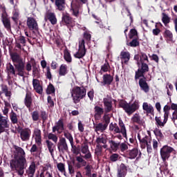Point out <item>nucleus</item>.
<instances>
[{
	"mask_svg": "<svg viewBox=\"0 0 177 177\" xmlns=\"http://www.w3.org/2000/svg\"><path fill=\"white\" fill-rule=\"evenodd\" d=\"M11 59L14 66L11 63L6 64L5 72L8 78L10 80L12 77H24L26 74V64L23 62V58L17 53L11 55Z\"/></svg>",
	"mask_w": 177,
	"mask_h": 177,
	"instance_id": "obj_1",
	"label": "nucleus"
},
{
	"mask_svg": "<svg viewBox=\"0 0 177 177\" xmlns=\"http://www.w3.org/2000/svg\"><path fill=\"white\" fill-rule=\"evenodd\" d=\"M17 152L14 158L10 161V167L12 171H16L19 176L24 175V169L27 168V160H26V152L20 147L15 146Z\"/></svg>",
	"mask_w": 177,
	"mask_h": 177,
	"instance_id": "obj_2",
	"label": "nucleus"
},
{
	"mask_svg": "<svg viewBox=\"0 0 177 177\" xmlns=\"http://www.w3.org/2000/svg\"><path fill=\"white\" fill-rule=\"evenodd\" d=\"M71 97L75 104H77L86 97V89L84 86H75L71 91Z\"/></svg>",
	"mask_w": 177,
	"mask_h": 177,
	"instance_id": "obj_3",
	"label": "nucleus"
},
{
	"mask_svg": "<svg viewBox=\"0 0 177 177\" xmlns=\"http://www.w3.org/2000/svg\"><path fill=\"white\" fill-rule=\"evenodd\" d=\"M119 107L123 109L127 114L131 115V114H133L136 110H139V102L134 101L133 104H130L127 102L125 100H120L119 101Z\"/></svg>",
	"mask_w": 177,
	"mask_h": 177,
	"instance_id": "obj_4",
	"label": "nucleus"
},
{
	"mask_svg": "<svg viewBox=\"0 0 177 177\" xmlns=\"http://www.w3.org/2000/svg\"><path fill=\"white\" fill-rule=\"evenodd\" d=\"M175 153V149L172 147H169L168 145H164L160 151V157L162 158V161L164 162L165 165V169L168 168V163L167 162V160H169V157H171V153Z\"/></svg>",
	"mask_w": 177,
	"mask_h": 177,
	"instance_id": "obj_5",
	"label": "nucleus"
},
{
	"mask_svg": "<svg viewBox=\"0 0 177 177\" xmlns=\"http://www.w3.org/2000/svg\"><path fill=\"white\" fill-rule=\"evenodd\" d=\"M1 21L7 31H10L12 30V25L10 24V19H9L8 12H6V8L5 6H1Z\"/></svg>",
	"mask_w": 177,
	"mask_h": 177,
	"instance_id": "obj_6",
	"label": "nucleus"
},
{
	"mask_svg": "<svg viewBox=\"0 0 177 177\" xmlns=\"http://www.w3.org/2000/svg\"><path fill=\"white\" fill-rule=\"evenodd\" d=\"M149 65L146 63L141 64V66L135 73V81H138L139 78L145 77L146 73H149Z\"/></svg>",
	"mask_w": 177,
	"mask_h": 177,
	"instance_id": "obj_7",
	"label": "nucleus"
},
{
	"mask_svg": "<svg viewBox=\"0 0 177 177\" xmlns=\"http://www.w3.org/2000/svg\"><path fill=\"white\" fill-rule=\"evenodd\" d=\"M86 55V48H85V39H82L79 42L78 51L74 54V57L76 59H82Z\"/></svg>",
	"mask_w": 177,
	"mask_h": 177,
	"instance_id": "obj_8",
	"label": "nucleus"
},
{
	"mask_svg": "<svg viewBox=\"0 0 177 177\" xmlns=\"http://www.w3.org/2000/svg\"><path fill=\"white\" fill-rule=\"evenodd\" d=\"M102 102L104 106L105 114H109L113 110V98L109 95H106V97L103 98Z\"/></svg>",
	"mask_w": 177,
	"mask_h": 177,
	"instance_id": "obj_9",
	"label": "nucleus"
},
{
	"mask_svg": "<svg viewBox=\"0 0 177 177\" xmlns=\"http://www.w3.org/2000/svg\"><path fill=\"white\" fill-rule=\"evenodd\" d=\"M62 22L64 26H66L71 31V28L75 26L73 17H70V15L66 14L62 16Z\"/></svg>",
	"mask_w": 177,
	"mask_h": 177,
	"instance_id": "obj_10",
	"label": "nucleus"
},
{
	"mask_svg": "<svg viewBox=\"0 0 177 177\" xmlns=\"http://www.w3.org/2000/svg\"><path fill=\"white\" fill-rule=\"evenodd\" d=\"M45 21H50L53 26L57 24V18H56V14L50 10H48L44 15Z\"/></svg>",
	"mask_w": 177,
	"mask_h": 177,
	"instance_id": "obj_11",
	"label": "nucleus"
},
{
	"mask_svg": "<svg viewBox=\"0 0 177 177\" xmlns=\"http://www.w3.org/2000/svg\"><path fill=\"white\" fill-rule=\"evenodd\" d=\"M138 84L141 91H143V92H145V93H149V91H150V86L147 83V80L146 79V77L144 76V77H140Z\"/></svg>",
	"mask_w": 177,
	"mask_h": 177,
	"instance_id": "obj_12",
	"label": "nucleus"
},
{
	"mask_svg": "<svg viewBox=\"0 0 177 177\" xmlns=\"http://www.w3.org/2000/svg\"><path fill=\"white\" fill-rule=\"evenodd\" d=\"M57 146L59 153H64L65 151H68V146L67 145V142L66 141V138H62L59 139Z\"/></svg>",
	"mask_w": 177,
	"mask_h": 177,
	"instance_id": "obj_13",
	"label": "nucleus"
},
{
	"mask_svg": "<svg viewBox=\"0 0 177 177\" xmlns=\"http://www.w3.org/2000/svg\"><path fill=\"white\" fill-rule=\"evenodd\" d=\"M137 138L140 142L141 149H146V146L151 142V138L149 137V136H145L142 138L140 133H138Z\"/></svg>",
	"mask_w": 177,
	"mask_h": 177,
	"instance_id": "obj_14",
	"label": "nucleus"
},
{
	"mask_svg": "<svg viewBox=\"0 0 177 177\" xmlns=\"http://www.w3.org/2000/svg\"><path fill=\"white\" fill-rule=\"evenodd\" d=\"M26 24L31 31H38V23H37V20L34 17H28Z\"/></svg>",
	"mask_w": 177,
	"mask_h": 177,
	"instance_id": "obj_15",
	"label": "nucleus"
},
{
	"mask_svg": "<svg viewBox=\"0 0 177 177\" xmlns=\"http://www.w3.org/2000/svg\"><path fill=\"white\" fill-rule=\"evenodd\" d=\"M20 138L23 142H28L31 138V129L25 128L20 131Z\"/></svg>",
	"mask_w": 177,
	"mask_h": 177,
	"instance_id": "obj_16",
	"label": "nucleus"
},
{
	"mask_svg": "<svg viewBox=\"0 0 177 177\" xmlns=\"http://www.w3.org/2000/svg\"><path fill=\"white\" fill-rule=\"evenodd\" d=\"M113 81H114V77L111 75V74H104L102 76V84L106 86H109V85H111L113 84Z\"/></svg>",
	"mask_w": 177,
	"mask_h": 177,
	"instance_id": "obj_17",
	"label": "nucleus"
},
{
	"mask_svg": "<svg viewBox=\"0 0 177 177\" xmlns=\"http://www.w3.org/2000/svg\"><path fill=\"white\" fill-rule=\"evenodd\" d=\"M56 131L61 133L64 131V122H63V119H59L56 123L55 126L53 127V132L55 133ZM61 131V132H60Z\"/></svg>",
	"mask_w": 177,
	"mask_h": 177,
	"instance_id": "obj_18",
	"label": "nucleus"
},
{
	"mask_svg": "<svg viewBox=\"0 0 177 177\" xmlns=\"http://www.w3.org/2000/svg\"><path fill=\"white\" fill-rule=\"evenodd\" d=\"M128 172V167H126L125 164L121 163L120 167L118 168L117 177H125Z\"/></svg>",
	"mask_w": 177,
	"mask_h": 177,
	"instance_id": "obj_19",
	"label": "nucleus"
},
{
	"mask_svg": "<svg viewBox=\"0 0 177 177\" xmlns=\"http://www.w3.org/2000/svg\"><path fill=\"white\" fill-rule=\"evenodd\" d=\"M24 102L26 107H27L28 110H30L31 106H32V97L31 95V92L28 91L26 93Z\"/></svg>",
	"mask_w": 177,
	"mask_h": 177,
	"instance_id": "obj_20",
	"label": "nucleus"
},
{
	"mask_svg": "<svg viewBox=\"0 0 177 177\" xmlns=\"http://www.w3.org/2000/svg\"><path fill=\"white\" fill-rule=\"evenodd\" d=\"M94 113H95L94 114L95 120H100L102 118V115H103V114H104L105 113L104 109L96 105L94 107Z\"/></svg>",
	"mask_w": 177,
	"mask_h": 177,
	"instance_id": "obj_21",
	"label": "nucleus"
},
{
	"mask_svg": "<svg viewBox=\"0 0 177 177\" xmlns=\"http://www.w3.org/2000/svg\"><path fill=\"white\" fill-rule=\"evenodd\" d=\"M120 59L122 60V64H128L129 60H131V53L128 51H121Z\"/></svg>",
	"mask_w": 177,
	"mask_h": 177,
	"instance_id": "obj_22",
	"label": "nucleus"
},
{
	"mask_svg": "<svg viewBox=\"0 0 177 177\" xmlns=\"http://www.w3.org/2000/svg\"><path fill=\"white\" fill-rule=\"evenodd\" d=\"M138 154H139V150L138 149V148L129 149L126 152V156L127 158H129V160H134L136 157H138Z\"/></svg>",
	"mask_w": 177,
	"mask_h": 177,
	"instance_id": "obj_23",
	"label": "nucleus"
},
{
	"mask_svg": "<svg viewBox=\"0 0 177 177\" xmlns=\"http://www.w3.org/2000/svg\"><path fill=\"white\" fill-rule=\"evenodd\" d=\"M32 86L36 91L37 93H39V95H42V92L44 89L42 88V86H41V84L39 83V80L37 79H33L32 80Z\"/></svg>",
	"mask_w": 177,
	"mask_h": 177,
	"instance_id": "obj_24",
	"label": "nucleus"
},
{
	"mask_svg": "<svg viewBox=\"0 0 177 177\" xmlns=\"http://www.w3.org/2000/svg\"><path fill=\"white\" fill-rule=\"evenodd\" d=\"M34 135L35 136V140L37 146L42 145V136H41V130L39 129H35Z\"/></svg>",
	"mask_w": 177,
	"mask_h": 177,
	"instance_id": "obj_25",
	"label": "nucleus"
},
{
	"mask_svg": "<svg viewBox=\"0 0 177 177\" xmlns=\"http://www.w3.org/2000/svg\"><path fill=\"white\" fill-rule=\"evenodd\" d=\"M119 133H122L123 138H125L127 139V128L125 127V124H124V122L121 118H119Z\"/></svg>",
	"mask_w": 177,
	"mask_h": 177,
	"instance_id": "obj_26",
	"label": "nucleus"
},
{
	"mask_svg": "<svg viewBox=\"0 0 177 177\" xmlns=\"http://www.w3.org/2000/svg\"><path fill=\"white\" fill-rule=\"evenodd\" d=\"M76 161H77V162L75 163V167L77 169H80L82 167H86V164H88L81 156H76Z\"/></svg>",
	"mask_w": 177,
	"mask_h": 177,
	"instance_id": "obj_27",
	"label": "nucleus"
},
{
	"mask_svg": "<svg viewBox=\"0 0 177 177\" xmlns=\"http://www.w3.org/2000/svg\"><path fill=\"white\" fill-rule=\"evenodd\" d=\"M142 109L144 111L146 112L147 115H148V114H151V115L154 114V108L153 107V106H151V104L149 105L147 102L143 103Z\"/></svg>",
	"mask_w": 177,
	"mask_h": 177,
	"instance_id": "obj_28",
	"label": "nucleus"
},
{
	"mask_svg": "<svg viewBox=\"0 0 177 177\" xmlns=\"http://www.w3.org/2000/svg\"><path fill=\"white\" fill-rule=\"evenodd\" d=\"M80 5L78 3H73L71 5V10L72 11V16L75 17H80Z\"/></svg>",
	"mask_w": 177,
	"mask_h": 177,
	"instance_id": "obj_29",
	"label": "nucleus"
},
{
	"mask_svg": "<svg viewBox=\"0 0 177 177\" xmlns=\"http://www.w3.org/2000/svg\"><path fill=\"white\" fill-rule=\"evenodd\" d=\"M95 132H104L107 129V126L103 122L98 124L93 123Z\"/></svg>",
	"mask_w": 177,
	"mask_h": 177,
	"instance_id": "obj_30",
	"label": "nucleus"
},
{
	"mask_svg": "<svg viewBox=\"0 0 177 177\" xmlns=\"http://www.w3.org/2000/svg\"><path fill=\"white\" fill-rule=\"evenodd\" d=\"M9 120L8 119H3L0 121V135L5 132L6 128H9Z\"/></svg>",
	"mask_w": 177,
	"mask_h": 177,
	"instance_id": "obj_31",
	"label": "nucleus"
},
{
	"mask_svg": "<svg viewBox=\"0 0 177 177\" xmlns=\"http://www.w3.org/2000/svg\"><path fill=\"white\" fill-rule=\"evenodd\" d=\"M66 64H62L59 66V77H64L65 75H67L68 74V69Z\"/></svg>",
	"mask_w": 177,
	"mask_h": 177,
	"instance_id": "obj_32",
	"label": "nucleus"
},
{
	"mask_svg": "<svg viewBox=\"0 0 177 177\" xmlns=\"http://www.w3.org/2000/svg\"><path fill=\"white\" fill-rule=\"evenodd\" d=\"M66 0H55V6L60 12L64 10L66 8Z\"/></svg>",
	"mask_w": 177,
	"mask_h": 177,
	"instance_id": "obj_33",
	"label": "nucleus"
},
{
	"mask_svg": "<svg viewBox=\"0 0 177 177\" xmlns=\"http://www.w3.org/2000/svg\"><path fill=\"white\" fill-rule=\"evenodd\" d=\"M84 169L86 171V174H85L86 176L97 177V174H92V165H86V167H84Z\"/></svg>",
	"mask_w": 177,
	"mask_h": 177,
	"instance_id": "obj_34",
	"label": "nucleus"
},
{
	"mask_svg": "<svg viewBox=\"0 0 177 177\" xmlns=\"http://www.w3.org/2000/svg\"><path fill=\"white\" fill-rule=\"evenodd\" d=\"M132 122L134 124H138V125H142L143 124V120H142V118L140 117V115L136 113L133 115V116L131 118Z\"/></svg>",
	"mask_w": 177,
	"mask_h": 177,
	"instance_id": "obj_35",
	"label": "nucleus"
},
{
	"mask_svg": "<svg viewBox=\"0 0 177 177\" xmlns=\"http://www.w3.org/2000/svg\"><path fill=\"white\" fill-rule=\"evenodd\" d=\"M32 62V74L33 75L38 76L39 75V70L38 69V66H37V62L34 58L30 59Z\"/></svg>",
	"mask_w": 177,
	"mask_h": 177,
	"instance_id": "obj_36",
	"label": "nucleus"
},
{
	"mask_svg": "<svg viewBox=\"0 0 177 177\" xmlns=\"http://www.w3.org/2000/svg\"><path fill=\"white\" fill-rule=\"evenodd\" d=\"M26 174L28 177H34V175H35V165L34 163L30 165L26 170Z\"/></svg>",
	"mask_w": 177,
	"mask_h": 177,
	"instance_id": "obj_37",
	"label": "nucleus"
},
{
	"mask_svg": "<svg viewBox=\"0 0 177 177\" xmlns=\"http://www.w3.org/2000/svg\"><path fill=\"white\" fill-rule=\"evenodd\" d=\"M163 37L164 38H166L167 41H174V35L172 34V32L168 29H166L163 32Z\"/></svg>",
	"mask_w": 177,
	"mask_h": 177,
	"instance_id": "obj_38",
	"label": "nucleus"
},
{
	"mask_svg": "<svg viewBox=\"0 0 177 177\" xmlns=\"http://www.w3.org/2000/svg\"><path fill=\"white\" fill-rule=\"evenodd\" d=\"M64 59L68 63H71V62H73V59L71 58V54L70 53V51L68 48H66L64 50Z\"/></svg>",
	"mask_w": 177,
	"mask_h": 177,
	"instance_id": "obj_39",
	"label": "nucleus"
},
{
	"mask_svg": "<svg viewBox=\"0 0 177 177\" xmlns=\"http://www.w3.org/2000/svg\"><path fill=\"white\" fill-rule=\"evenodd\" d=\"M46 143L47 145V147L48 149V151L50 153V154H51V156L53 155V153L55 152V144H53V142H52L51 141L47 140H46Z\"/></svg>",
	"mask_w": 177,
	"mask_h": 177,
	"instance_id": "obj_40",
	"label": "nucleus"
},
{
	"mask_svg": "<svg viewBox=\"0 0 177 177\" xmlns=\"http://www.w3.org/2000/svg\"><path fill=\"white\" fill-rule=\"evenodd\" d=\"M109 131H111V132H114L115 133H120V127H118V124H117V123L111 122L109 124Z\"/></svg>",
	"mask_w": 177,
	"mask_h": 177,
	"instance_id": "obj_41",
	"label": "nucleus"
},
{
	"mask_svg": "<svg viewBox=\"0 0 177 177\" xmlns=\"http://www.w3.org/2000/svg\"><path fill=\"white\" fill-rule=\"evenodd\" d=\"M162 16V21L163 24H165V26H168V24L171 23V18L168 16V15L165 14V12H163Z\"/></svg>",
	"mask_w": 177,
	"mask_h": 177,
	"instance_id": "obj_42",
	"label": "nucleus"
},
{
	"mask_svg": "<svg viewBox=\"0 0 177 177\" xmlns=\"http://www.w3.org/2000/svg\"><path fill=\"white\" fill-rule=\"evenodd\" d=\"M129 39L139 38V35H138V30H136V29L135 28L131 29L129 33Z\"/></svg>",
	"mask_w": 177,
	"mask_h": 177,
	"instance_id": "obj_43",
	"label": "nucleus"
},
{
	"mask_svg": "<svg viewBox=\"0 0 177 177\" xmlns=\"http://www.w3.org/2000/svg\"><path fill=\"white\" fill-rule=\"evenodd\" d=\"M10 119L11 120L12 124H17L19 122V119H17V114L13 111H12L10 114Z\"/></svg>",
	"mask_w": 177,
	"mask_h": 177,
	"instance_id": "obj_44",
	"label": "nucleus"
},
{
	"mask_svg": "<svg viewBox=\"0 0 177 177\" xmlns=\"http://www.w3.org/2000/svg\"><path fill=\"white\" fill-rule=\"evenodd\" d=\"M139 38L133 39L132 41L128 44V46L131 48H136V46H139Z\"/></svg>",
	"mask_w": 177,
	"mask_h": 177,
	"instance_id": "obj_45",
	"label": "nucleus"
},
{
	"mask_svg": "<svg viewBox=\"0 0 177 177\" xmlns=\"http://www.w3.org/2000/svg\"><path fill=\"white\" fill-rule=\"evenodd\" d=\"M56 90L55 89V86L52 83H49L47 88H46V93L47 95H52V93H55Z\"/></svg>",
	"mask_w": 177,
	"mask_h": 177,
	"instance_id": "obj_46",
	"label": "nucleus"
},
{
	"mask_svg": "<svg viewBox=\"0 0 177 177\" xmlns=\"http://www.w3.org/2000/svg\"><path fill=\"white\" fill-rule=\"evenodd\" d=\"M74 164H75V161L74 160L73 161V163H71V162H68V172L70 175H73L75 172L74 169Z\"/></svg>",
	"mask_w": 177,
	"mask_h": 177,
	"instance_id": "obj_47",
	"label": "nucleus"
},
{
	"mask_svg": "<svg viewBox=\"0 0 177 177\" xmlns=\"http://www.w3.org/2000/svg\"><path fill=\"white\" fill-rule=\"evenodd\" d=\"M140 62L141 64L145 63V62L149 63V58L147 57V55H146V53H141L140 54Z\"/></svg>",
	"mask_w": 177,
	"mask_h": 177,
	"instance_id": "obj_48",
	"label": "nucleus"
},
{
	"mask_svg": "<svg viewBox=\"0 0 177 177\" xmlns=\"http://www.w3.org/2000/svg\"><path fill=\"white\" fill-rule=\"evenodd\" d=\"M155 121H156V125L158 127H165V124L167 122H165V120L163 122L161 121V118L160 117H155Z\"/></svg>",
	"mask_w": 177,
	"mask_h": 177,
	"instance_id": "obj_49",
	"label": "nucleus"
},
{
	"mask_svg": "<svg viewBox=\"0 0 177 177\" xmlns=\"http://www.w3.org/2000/svg\"><path fill=\"white\" fill-rule=\"evenodd\" d=\"M40 117L41 118L43 124H45V122H46V120H48V113H46V111H41Z\"/></svg>",
	"mask_w": 177,
	"mask_h": 177,
	"instance_id": "obj_50",
	"label": "nucleus"
},
{
	"mask_svg": "<svg viewBox=\"0 0 177 177\" xmlns=\"http://www.w3.org/2000/svg\"><path fill=\"white\" fill-rule=\"evenodd\" d=\"M48 139H49V140H53V142H54L55 143H57L59 138L55 134L49 133L48 134Z\"/></svg>",
	"mask_w": 177,
	"mask_h": 177,
	"instance_id": "obj_51",
	"label": "nucleus"
},
{
	"mask_svg": "<svg viewBox=\"0 0 177 177\" xmlns=\"http://www.w3.org/2000/svg\"><path fill=\"white\" fill-rule=\"evenodd\" d=\"M109 68H110V64H109V62L106 60L104 65L101 66L100 71H103V73H107V71H109Z\"/></svg>",
	"mask_w": 177,
	"mask_h": 177,
	"instance_id": "obj_52",
	"label": "nucleus"
},
{
	"mask_svg": "<svg viewBox=\"0 0 177 177\" xmlns=\"http://www.w3.org/2000/svg\"><path fill=\"white\" fill-rule=\"evenodd\" d=\"M109 144L111 145L112 150H117L118 147H120V142H115V141L113 140H109Z\"/></svg>",
	"mask_w": 177,
	"mask_h": 177,
	"instance_id": "obj_53",
	"label": "nucleus"
},
{
	"mask_svg": "<svg viewBox=\"0 0 177 177\" xmlns=\"http://www.w3.org/2000/svg\"><path fill=\"white\" fill-rule=\"evenodd\" d=\"M32 121H38L39 120V112L38 111H34L31 113Z\"/></svg>",
	"mask_w": 177,
	"mask_h": 177,
	"instance_id": "obj_54",
	"label": "nucleus"
},
{
	"mask_svg": "<svg viewBox=\"0 0 177 177\" xmlns=\"http://www.w3.org/2000/svg\"><path fill=\"white\" fill-rule=\"evenodd\" d=\"M64 136L66 139H68V140H69L71 145H73V143H74V138H73V136L71 135V133L68 132H65L64 133Z\"/></svg>",
	"mask_w": 177,
	"mask_h": 177,
	"instance_id": "obj_55",
	"label": "nucleus"
},
{
	"mask_svg": "<svg viewBox=\"0 0 177 177\" xmlns=\"http://www.w3.org/2000/svg\"><path fill=\"white\" fill-rule=\"evenodd\" d=\"M95 142L97 145H100V143H102V145H106V143H107V138L104 137H98L97 138Z\"/></svg>",
	"mask_w": 177,
	"mask_h": 177,
	"instance_id": "obj_56",
	"label": "nucleus"
},
{
	"mask_svg": "<svg viewBox=\"0 0 177 177\" xmlns=\"http://www.w3.org/2000/svg\"><path fill=\"white\" fill-rule=\"evenodd\" d=\"M83 38H84L85 41L87 42H90L91 39H92V35L89 32L85 31L83 34Z\"/></svg>",
	"mask_w": 177,
	"mask_h": 177,
	"instance_id": "obj_57",
	"label": "nucleus"
},
{
	"mask_svg": "<svg viewBox=\"0 0 177 177\" xmlns=\"http://www.w3.org/2000/svg\"><path fill=\"white\" fill-rule=\"evenodd\" d=\"M71 146L72 147V149H71L72 153L75 154V156H78V154H80V149L77 147V146L74 145V143L71 145Z\"/></svg>",
	"mask_w": 177,
	"mask_h": 177,
	"instance_id": "obj_58",
	"label": "nucleus"
},
{
	"mask_svg": "<svg viewBox=\"0 0 177 177\" xmlns=\"http://www.w3.org/2000/svg\"><path fill=\"white\" fill-rule=\"evenodd\" d=\"M153 133L156 135V136H157V138H159L160 139L164 138V135L161 132V130H160L159 129H156L153 131Z\"/></svg>",
	"mask_w": 177,
	"mask_h": 177,
	"instance_id": "obj_59",
	"label": "nucleus"
},
{
	"mask_svg": "<svg viewBox=\"0 0 177 177\" xmlns=\"http://www.w3.org/2000/svg\"><path fill=\"white\" fill-rule=\"evenodd\" d=\"M81 151L83 154H86V153L89 152V147L87 144H84L82 146Z\"/></svg>",
	"mask_w": 177,
	"mask_h": 177,
	"instance_id": "obj_60",
	"label": "nucleus"
},
{
	"mask_svg": "<svg viewBox=\"0 0 177 177\" xmlns=\"http://www.w3.org/2000/svg\"><path fill=\"white\" fill-rule=\"evenodd\" d=\"M57 168L59 172H66V168L64 167V164L59 162L57 165Z\"/></svg>",
	"mask_w": 177,
	"mask_h": 177,
	"instance_id": "obj_61",
	"label": "nucleus"
},
{
	"mask_svg": "<svg viewBox=\"0 0 177 177\" xmlns=\"http://www.w3.org/2000/svg\"><path fill=\"white\" fill-rule=\"evenodd\" d=\"M87 96L91 102H93V97H95V91L93 89L87 93Z\"/></svg>",
	"mask_w": 177,
	"mask_h": 177,
	"instance_id": "obj_62",
	"label": "nucleus"
},
{
	"mask_svg": "<svg viewBox=\"0 0 177 177\" xmlns=\"http://www.w3.org/2000/svg\"><path fill=\"white\" fill-rule=\"evenodd\" d=\"M118 157H119V155L118 153H113L110 156V160L112 162H115V161H118Z\"/></svg>",
	"mask_w": 177,
	"mask_h": 177,
	"instance_id": "obj_63",
	"label": "nucleus"
},
{
	"mask_svg": "<svg viewBox=\"0 0 177 177\" xmlns=\"http://www.w3.org/2000/svg\"><path fill=\"white\" fill-rule=\"evenodd\" d=\"M103 120H104V124H105L106 127H109V124H110V117L105 115L103 117Z\"/></svg>",
	"mask_w": 177,
	"mask_h": 177,
	"instance_id": "obj_64",
	"label": "nucleus"
}]
</instances>
